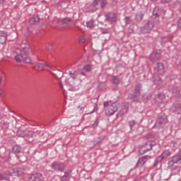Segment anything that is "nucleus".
Instances as JSON below:
<instances>
[{
  "mask_svg": "<svg viewBox=\"0 0 181 181\" xmlns=\"http://www.w3.org/2000/svg\"><path fill=\"white\" fill-rule=\"evenodd\" d=\"M140 95H141V93H136L134 92V93L132 95V100L133 101V103H139Z\"/></svg>",
  "mask_w": 181,
  "mask_h": 181,
  "instance_id": "nucleus-19",
  "label": "nucleus"
},
{
  "mask_svg": "<svg viewBox=\"0 0 181 181\" xmlns=\"http://www.w3.org/2000/svg\"><path fill=\"white\" fill-rule=\"evenodd\" d=\"M107 4H108V1H107L106 0H102L100 1V6L102 9H103V8H105Z\"/></svg>",
  "mask_w": 181,
  "mask_h": 181,
  "instance_id": "nucleus-30",
  "label": "nucleus"
},
{
  "mask_svg": "<svg viewBox=\"0 0 181 181\" xmlns=\"http://www.w3.org/2000/svg\"><path fill=\"white\" fill-rule=\"evenodd\" d=\"M160 59V50H154L150 55V60L152 63H156Z\"/></svg>",
  "mask_w": 181,
  "mask_h": 181,
  "instance_id": "nucleus-7",
  "label": "nucleus"
},
{
  "mask_svg": "<svg viewBox=\"0 0 181 181\" xmlns=\"http://www.w3.org/2000/svg\"><path fill=\"white\" fill-rule=\"evenodd\" d=\"M71 173V170H68L64 173V176L66 177H70V175Z\"/></svg>",
  "mask_w": 181,
  "mask_h": 181,
  "instance_id": "nucleus-36",
  "label": "nucleus"
},
{
  "mask_svg": "<svg viewBox=\"0 0 181 181\" xmlns=\"http://www.w3.org/2000/svg\"><path fill=\"white\" fill-rule=\"evenodd\" d=\"M2 83V76H0V84Z\"/></svg>",
  "mask_w": 181,
  "mask_h": 181,
  "instance_id": "nucleus-46",
  "label": "nucleus"
},
{
  "mask_svg": "<svg viewBox=\"0 0 181 181\" xmlns=\"http://www.w3.org/2000/svg\"><path fill=\"white\" fill-rule=\"evenodd\" d=\"M168 156H170V151L165 150L163 152V153L156 158L154 163V166H158V163H160L162 162L163 159H166V158H168Z\"/></svg>",
  "mask_w": 181,
  "mask_h": 181,
  "instance_id": "nucleus-6",
  "label": "nucleus"
},
{
  "mask_svg": "<svg viewBox=\"0 0 181 181\" xmlns=\"http://www.w3.org/2000/svg\"><path fill=\"white\" fill-rule=\"evenodd\" d=\"M30 47V46H29V45L23 43L21 45L19 48L16 49L15 53L17 55L14 59L17 63H21L22 60L24 63H30V58L28 57V54H29Z\"/></svg>",
  "mask_w": 181,
  "mask_h": 181,
  "instance_id": "nucleus-1",
  "label": "nucleus"
},
{
  "mask_svg": "<svg viewBox=\"0 0 181 181\" xmlns=\"http://www.w3.org/2000/svg\"><path fill=\"white\" fill-rule=\"evenodd\" d=\"M52 47H53V45L51 43H49L47 46V50H52Z\"/></svg>",
  "mask_w": 181,
  "mask_h": 181,
  "instance_id": "nucleus-39",
  "label": "nucleus"
},
{
  "mask_svg": "<svg viewBox=\"0 0 181 181\" xmlns=\"http://www.w3.org/2000/svg\"><path fill=\"white\" fill-rule=\"evenodd\" d=\"M105 21L112 23L113 22H117V13H108L105 14Z\"/></svg>",
  "mask_w": 181,
  "mask_h": 181,
  "instance_id": "nucleus-8",
  "label": "nucleus"
},
{
  "mask_svg": "<svg viewBox=\"0 0 181 181\" xmlns=\"http://www.w3.org/2000/svg\"><path fill=\"white\" fill-rule=\"evenodd\" d=\"M155 71L158 73V74H163V71L165 70V66L162 62L157 63L156 66L154 67Z\"/></svg>",
  "mask_w": 181,
  "mask_h": 181,
  "instance_id": "nucleus-11",
  "label": "nucleus"
},
{
  "mask_svg": "<svg viewBox=\"0 0 181 181\" xmlns=\"http://www.w3.org/2000/svg\"><path fill=\"white\" fill-rule=\"evenodd\" d=\"M103 107L105 108L106 115H114L118 111V102H104Z\"/></svg>",
  "mask_w": 181,
  "mask_h": 181,
  "instance_id": "nucleus-2",
  "label": "nucleus"
},
{
  "mask_svg": "<svg viewBox=\"0 0 181 181\" xmlns=\"http://www.w3.org/2000/svg\"><path fill=\"white\" fill-rule=\"evenodd\" d=\"M93 128H97L98 127V120H95V122L92 124Z\"/></svg>",
  "mask_w": 181,
  "mask_h": 181,
  "instance_id": "nucleus-38",
  "label": "nucleus"
},
{
  "mask_svg": "<svg viewBox=\"0 0 181 181\" xmlns=\"http://www.w3.org/2000/svg\"><path fill=\"white\" fill-rule=\"evenodd\" d=\"M141 88H142V85L141 84L136 85L134 89V93L137 94H141Z\"/></svg>",
  "mask_w": 181,
  "mask_h": 181,
  "instance_id": "nucleus-27",
  "label": "nucleus"
},
{
  "mask_svg": "<svg viewBox=\"0 0 181 181\" xmlns=\"http://www.w3.org/2000/svg\"><path fill=\"white\" fill-rule=\"evenodd\" d=\"M124 21L126 25H129V23H131V18H129V16H127L124 18Z\"/></svg>",
  "mask_w": 181,
  "mask_h": 181,
  "instance_id": "nucleus-34",
  "label": "nucleus"
},
{
  "mask_svg": "<svg viewBox=\"0 0 181 181\" xmlns=\"http://www.w3.org/2000/svg\"><path fill=\"white\" fill-rule=\"evenodd\" d=\"M98 4H100V0H94L92 4V6L95 8L91 9V12H94V11H97L98 9V8H96L97 6L98 5Z\"/></svg>",
  "mask_w": 181,
  "mask_h": 181,
  "instance_id": "nucleus-23",
  "label": "nucleus"
},
{
  "mask_svg": "<svg viewBox=\"0 0 181 181\" xmlns=\"http://www.w3.org/2000/svg\"><path fill=\"white\" fill-rule=\"evenodd\" d=\"M43 179V176L40 173L33 174L30 176L29 181H40Z\"/></svg>",
  "mask_w": 181,
  "mask_h": 181,
  "instance_id": "nucleus-13",
  "label": "nucleus"
},
{
  "mask_svg": "<svg viewBox=\"0 0 181 181\" xmlns=\"http://www.w3.org/2000/svg\"><path fill=\"white\" fill-rule=\"evenodd\" d=\"M181 163V150L179 152L178 155L173 156L169 158L168 160V167L171 169H175L177 165Z\"/></svg>",
  "mask_w": 181,
  "mask_h": 181,
  "instance_id": "nucleus-3",
  "label": "nucleus"
},
{
  "mask_svg": "<svg viewBox=\"0 0 181 181\" xmlns=\"http://www.w3.org/2000/svg\"><path fill=\"white\" fill-rule=\"evenodd\" d=\"M112 81L113 84L118 85L119 84V78H118L117 76H113L112 77Z\"/></svg>",
  "mask_w": 181,
  "mask_h": 181,
  "instance_id": "nucleus-26",
  "label": "nucleus"
},
{
  "mask_svg": "<svg viewBox=\"0 0 181 181\" xmlns=\"http://www.w3.org/2000/svg\"><path fill=\"white\" fill-rule=\"evenodd\" d=\"M149 159H151V156H144L140 158L138 160V162L136 163L137 168H141L143 165H144L145 163H146V162H148V160H149Z\"/></svg>",
  "mask_w": 181,
  "mask_h": 181,
  "instance_id": "nucleus-10",
  "label": "nucleus"
},
{
  "mask_svg": "<svg viewBox=\"0 0 181 181\" xmlns=\"http://www.w3.org/2000/svg\"><path fill=\"white\" fill-rule=\"evenodd\" d=\"M69 180H70V177H66V175H63L61 177V181H69Z\"/></svg>",
  "mask_w": 181,
  "mask_h": 181,
  "instance_id": "nucleus-37",
  "label": "nucleus"
},
{
  "mask_svg": "<svg viewBox=\"0 0 181 181\" xmlns=\"http://www.w3.org/2000/svg\"><path fill=\"white\" fill-rule=\"evenodd\" d=\"M155 26V22L153 21H149L146 23L144 27L141 28L142 33H149L153 27Z\"/></svg>",
  "mask_w": 181,
  "mask_h": 181,
  "instance_id": "nucleus-5",
  "label": "nucleus"
},
{
  "mask_svg": "<svg viewBox=\"0 0 181 181\" xmlns=\"http://www.w3.org/2000/svg\"><path fill=\"white\" fill-rule=\"evenodd\" d=\"M158 122H159L160 125H162V124H163V122H162V121H159Z\"/></svg>",
  "mask_w": 181,
  "mask_h": 181,
  "instance_id": "nucleus-48",
  "label": "nucleus"
},
{
  "mask_svg": "<svg viewBox=\"0 0 181 181\" xmlns=\"http://www.w3.org/2000/svg\"><path fill=\"white\" fill-rule=\"evenodd\" d=\"M81 76H86V74L83 71L80 72Z\"/></svg>",
  "mask_w": 181,
  "mask_h": 181,
  "instance_id": "nucleus-45",
  "label": "nucleus"
},
{
  "mask_svg": "<svg viewBox=\"0 0 181 181\" xmlns=\"http://www.w3.org/2000/svg\"><path fill=\"white\" fill-rule=\"evenodd\" d=\"M22 149L21 148V146H14L13 147V153H20Z\"/></svg>",
  "mask_w": 181,
  "mask_h": 181,
  "instance_id": "nucleus-25",
  "label": "nucleus"
},
{
  "mask_svg": "<svg viewBox=\"0 0 181 181\" xmlns=\"http://www.w3.org/2000/svg\"><path fill=\"white\" fill-rule=\"evenodd\" d=\"M40 22V18L39 16H34L31 18H30V25H36V23H39Z\"/></svg>",
  "mask_w": 181,
  "mask_h": 181,
  "instance_id": "nucleus-17",
  "label": "nucleus"
},
{
  "mask_svg": "<svg viewBox=\"0 0 181 181\" xmlns=\"http://www.w3.org/2000/svg\"><path fill=\"white\" fill-rule=\"evenodd\" d=\"M129 108V103H122V107L119 112V115H124V114H127L128 112Z\"/></svg>",
  "mask_w": 181,
  "mask_h": 181,
  "instance_id": "nucleus-12",
  "label": "nucleus"
},
{
  "mask_svg": "<svg viewBox=\"0 0 181 181\" xmlns=\"http://www.w3.org/2000/svg\"><path fill=\"white\" fill-rule=\"evenodd\" d=\"M154 83L157 86H162V79L159 76H154Z\"/></svg>",
  "mask_w": 181,
  "mask_h": 181,
  "instance_id": "nucleus-21",
  "label": "nucleus"
},
{
  "mask_svg": "<svg viewBox=\"0 0 181 181\" xmlns=\"http://www.w3.org/2000/svg\"><path fill=\"white\" fill-rule=\"evenodd\" d=\"M171 0H161V4H167L168 2H170Z\"/></svg>",
  "mask_w": 181,
  "mask_h": 181,
  "instance_id": "nucleus-41",
  "label": "nucleus"
},
{
  "mask_svg": "<svg viewBox=\"0 0 181 181\" xmlns=\"http://www.w3.org/2000/svg\"><path fill=\"white\" fill-rule=\"evenodd\" d=\"M86 26H87V28H89V29H94V27H95L94 21H90L87 22Z\"/></svg>",
  "mask_w": 181,
  "mask_h": 181,
  "instance_id": "nucleus-28",
  "label": "nucleus"
},
{
  "mask_svg": "<svg viewBox=\"0 0 181 181\" xmlns=\"http://www.w3.org/2000/svg\"><path fill=\"white\" fill-rule=\"evenodd\" d=\"M83 70H85V71H87L88 73H89V71H91V65H90V64L85 65L83 66Z\"/></svg>",
  "mask_w": 181,
  "mask_h": 181,
  "instance_id": "nucleus-29",
  "label": "nucleus"
},
{
  "mask_svg": "<svg viewBox=\"0 0 181 181\" xmlns=\"http://www.w3.org/2000/svg\"><path fill=\"white\" fill-rule=\"evenodd\" d=\"M63 77V75L61 76V78Z\"/></svg>",
  "mask_w": 181,
  "mask_h": 181,
  "instance_id": "nucleus-49",
  "label": "nucleus"
},
{
  "mask_svg": "<svg viewBox=\"0 0 181 181\" xmlns=\"http://www.w3.org/2000/svg\"><path fill=\"white\" fill-rule=\"evenodd\" d=\"M58 81H59V86L61 88H63V85L62 84V82H60V78H58Z\"/></svg>",
  "mask_w": 181,
  "mask_h": 181,
  "instance_id": "nucleus-43",
  "label": "nucleus"
},
{
  "mask_svg": "<svg viewBox=\"0 0 181 181\" xmlns=\"http://www.w3.org/2000/svg\"><path fill=\"white\" fill-rule=\"evenodd\" d=\"M7 37L8 35H6V33L0 30V45H4V43H6Z\"/></svg>",
  "mask_w": 181,
  "mask_h": 181,
  "instance_id": "nucleus-14",
  "label": "nucleus"
},
{
  "mask_svg": "<svg viewBox=\"0 0 181 181\" xmlns=\"http://www.w3.org/2000/svg\"><path fill=\"white\" fill-rule=\"evenodd\" d=\"M79 43H86V38H84V36L81 35L78 38Z\"/></svg>",
  "mask_w": 181,
  "mask_h": 181,
  "instance_id": "nucleus-35",
  "label": "nucleus"
},
{
  "mask_svg": "<svg viewBox=\"0 0 181 181\" xmlns=\"http://www.w3.org/2000/svg\"><path fill=\"white\" fill-rule=\"evenodd\" d=\"M45 66L46 67H49V69H53V67H52V66H50V65H49V64H45Z\"/></svg>",
  "mask_w": 181,
  "mask_h": 181,
  "instance_id": "nucleus-42",
  "label": "nucleus"
},
{
  "mask_svg": "<svg viewBox=\"0 0 181 181\" xmlns=\"http://www.w3.org/2000/svg\"><path fill=\"white\" fill-rule=\"evenodd\" d=\"M51 168L54 172H63L66 169V165L60 161H54L52 163Z\"/></svg>",
  "mask_w": 181,
  "mask_h": 181,
  "instance_id": "nucleus-4",
  "label": "nucleus"
},
{
  "mask_svg": "<svg viewBox=\"0 0 181 181\" xmlns=\"http://www.w3.org/2000/svg\"><path fill=\"white\" fill-rule=\"evenodd\" d=\"M62 23L70 26V25H73V20L70 17H66L62 20Z\"/></svg>",
  "mask_w": 181,
  "mask_h": 181,
  "instance_id": "nucleus-16",
  "label": "nucleus"
},
{
  "mask_svg": "<svg viewBox=\"0 0 181 181\" xmlns=\"http://www.w3.org/2000/svg\"><path fill=\"white\" fill-rule=\"evenodd\" d=\"M146 146H148V148H141L139 150V153L141 155H144V153H146V152H148V151H151L152 149V144L148 143L146 144Z\"/></svg>",
  "mask_w": 181,
  "mask_h": 181,
  "instance_id": "nucleus-15",
  "label": "nucleus"
},
{
  "mask_svg": "<svg viewBox=\"0 0 181 181\" xmlns=\"http://www.w3.org/2000/svg\"><path fill=\"white\" fill-rule=\"evenodd\" d=\"M28 134L31 138H35V136H36V134L33 132H26L23 130H19L17 132V135H18V136H21L22 138H25V136H26Z\"/></svg>",
  "mask_w": 181,
  "mask_h": 181,
  "instance_id": "nucleus-9",
  "label": "nucleus"
},
{
  "mask_svg": "<svg viewBox=\"0 0 181 181\" xmlns=\"http://www.w3.org/2000/svg\"><path fill=\"white\" fill-rule=\"evenodd\" d=\"M136 19L139 22H141L144 19V13L142 12H139L136 14Z\"/></svg>",
  "mask_w": 181,
  "mask_h": 181,
  "instance_id": "nucleus-24",
  "label": "nucleus"
},
{
  "mask_svg": "<svg viewBox=\"0 0 181 181\" xmlns=\"http://www.w3.org/2000/svg\"><path fill=\"white\" fill-rule=\"evenodd\" d=\"M69 74H70L71 78H74V79L77 78V76H78V72L74 71V73H70Z\"/></svg>",
  "mask_w": 181,
  "mask_h": 181,
  "instance_id": "nucleus-31",
  "label": "nucleus"
},
{
  "mask_svg": "<svg viewBox=\"0 0 181 181\" xmlns=\"http://www.w3.org/2000/svg\"><path fill=\"white\" fill-rule=\"evenodd\" d=\"M2 95V89H0V97Z\"/></svg>",
  "mask_w": 181,
  "mask_h": 181,
  "instance_id": "nucleus-47",
  "label": "nucleus"
},
{
  "mask_svg": "<svg viewBox=\"0 0 181 181\" xmlns=\"http://www.w3.org/2000/svg\"><path fill=\"white\" fill-rule=\"evenodd\" d=\"M172 111L175 114L181 113V104L175 105L172 107Z\"/></svg>",
  "mask_w": 181,
  "mask_h": 181,
  "instance_id": "nucleus-18",
  "label": "nucleus"
},
{
  "mask_svg": "<svg viewBox=\"0 0 181 181\" xmlns=\"http://www.w3.org/2000/svg\"><path fill=\"white\" fill-rule=\"evenodd\" d=\"M163 98H165V95H163V93H158L156 101L161 104L163 103Z\"/></svg>",
  "mask_w": 181,
  "mask_h": 181,
  "instance_id": "nucleus-20",
  "label": "nucleus"
},
{
  "mask_svg": "<svg viewBox=\"0 0 181 181\" xmlns=\"http://www.w3.org/2000/svg\"><path fill=\"white\" fill-rule=\"evenodd\" d=\"M129 127H130L131 129H132V128H134V127H135L136 122H135V120H130L129 122Z\"/></svg>",
  "mask_w": 181,
  "mask_h": 181,
  "instance_id": "nucleus-33",
  "label": "nucleus"
},
{
  "mask_svg": "<svg viewBox=\"0 0 181 181\" xmlns=\"http://www.w3.org/2000/svg\"><path fill=\"white\" fill-rule=\"evenodd\" d=\"M141 100H142L143 101H146V100H148V95H144L142 96V98H141Z\"/></svg>",
  "mask_w": 181,
  "mask_h": 181,
  "instance_id": "nucleus-40",
  "label": "nucleus"
},
{
  "mask_svg": "<svg viewBox=\"0 0 181 181\" xmlns=\"http://www.w3.org/2000/svg\"><path fill=\"white\" fill-rule=\"evenodd\" d=\"M36 64L37 65L33 67L34 69H36L37 67L38 69H40V70L45 69V67H43V64L36 63Z\"/></svg>",
  "mask_w": 181,
  "mask_h": 181,
  "instance_id": "nucleus-32",
  "label": "nucleus"
},
{
  "mask_svg": "<svg viewBox=\"0 0 181 181\" xmlns=\"http://www.w3.org/2000/svg\"><path fill=\"white\" fill-rule=\"evenodd\" d=\"M171 91L173 94H179L180 93V88L177 86H174L172 88Z\"/></svg>",
  "mask_w": 181,
  "mask_h": 181,
  "instance_id": "nucleus-22",
  "label": "nucleus"
},
{
  "mask_svg": "<svg viewBox=\"0 0 181 181\" xmlns=\"http://www.w3.org/2000/svg\"><path fill=\"white\" fill-rule=\"evenodd\" d=\"M0 179L1 180H3V179H5V177H4V175H2V174H0Z\"/></svg>",
  "mask_w": 181,
  "mask_h": 181,
  "instance_id": "nucleus-44",
  "label": "nucleus"
}]
</instances>
